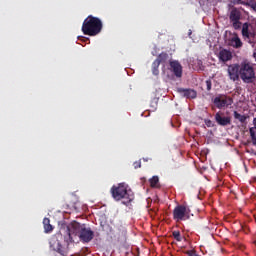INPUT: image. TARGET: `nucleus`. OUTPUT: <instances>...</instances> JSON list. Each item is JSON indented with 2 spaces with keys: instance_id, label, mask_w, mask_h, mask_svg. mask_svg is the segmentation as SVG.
Listing matches in <instances>:
<instances>
[{
  "instance_id": "f8f14e48",
  "label": "nucleus",
  "mask_w": 256,
  "mask_h": 256,
  "mask_svg": "<svg viewBox=\"0 0 256 256\" xmlns=\"http://www.w3.org/2000/svg\"><path fill=\"white\" fill-rule=\"evenodd\" d=\"M178 91H179V93H182L183 97H186V99H196L197 98V91H195L193 89L179 88Z\"/></svg>"
},
{
  "instance_id": "393cba45",
  "label": "nucleus",
  "mask_w": 256,
  "mask_h": 256,
  "mask_svg": "<svg viewBox=\"0 0 256 256\" xmlns=\"http://www.w3.org/2000/svg\"><path fill=\"white\" fill-rule=\"evenodd\" d=\"M134 169H141V161L134 162Z\"/></svg>"
},
{
  "instance_id": "f257e3e1",
  "label": "nucleus",
  "mask_w": 256,
  "mask_h": 256,
  "mask_svg": "<svg viewBox=\"0 0 256 256\" xmlns=\"http://www.w3.org/2000/svg\"><path fill=\"white\" fill-rule=\"evenodd\" d=\"M84 227L85 224H81L77 221H72L70 224L66 225L68 238H64L63 243L61 242V240H59L61 239L60 235L52 236L49 242L50 249H52V251H55V253H58V255L60 256L69 255V246L71 245V243H75V240H73V235L75 237H79Z\"/></svg>"
},
{
  "instance_id": "4468645a",
  "label": "nucleus",
  "mask_w": 256,
  "mask_h": 256,
  "mask_svg": "<svg viewBox=\"0 0 256 256\" xmlns=\"http://www.w3.org/2000/svg\"><path fill=\"white\" fill-rule=\"evenodd\" d=\"M230 21H241V11L237 8H233L229 16Z\"/></svg>"
},
{
  "instance_id": "2eb2a0df",
  "label": "nucleus",
  "mask_w": 256,
  "mask_h": 256,
  "mask_svg": "<svg viewBox=\"0 0 256 256\" xmlns=\"http://www.w3.org/2000/svg\"><path fill=\"white\" fill-rule=\"evenodd\" d=\"M253 125L254 127L249 128V133H250V143L252 145H256V118L253 119Z\"/></svg>"
},
{
  "instance_id": "9d476101",
  "label": "nucleus",
  "mask_w": 256,
  "mask_h": 256,
  "mask_svg": "<svg viewBox=\"0 0 256 256\" xmlns=\"http://www.w3.org/2000/svg\"><path fill=\"white\" fill-rule=\"evenodd\" d=\"M170 69L172 73H174L175 77H183V66H181L179 61H170Z\"/></svg>"
},
{
  "instance_id": "b1692460",
  "label": "nucleus",
  "mask_w": 256,
  "mask_h": 256,
  "mask_svg": "<svg viewBox=\"0 0 256 256\" xmlns=\"http://www.w3.org/2000/svg\"><path fill=\"white\" fill-rule=\"evenodd\" d=\"M205 83L207 91H211V88L213 87V83L211 82V80H206Z\"/></svg>"
},
{
  "instance_id": "5701e85b",
  "label": "nucleus",
  "mask_w": 256,
  "mask_h": 256,
  "mask_svg": "<svg viewBox=\"0 0 256 256\" xmlns=\"http://www.w3.org/2000/svg\"><path fill=\"white\" fill-rule=\"evenodd\" d=\"M204 123H205L206 127H215V124L213 123V121H211L209 119H205Z\"/></svg>"
},
{
  "instance_id": "412c9836",
  "label": "nucleus",
  "mask_w": 256,
  "mask_h": 256,
  "mask_svg": "<svg viewBox=\"0 0 256 256\" xmlns=\"http://www.w3.org/2000/svg\"><path fill=\"white\" fill-rule=\"evenodd\" d=\"M172 237L178 242L183 241V236H181V232L179 230L172 232Z\"/></svg>"
},
{
  "instance_id": "bb28decb",
  "label": "nucleus",
  "mask_w": 256,
  "mask_h": 256,
  "mask_svg": "<svg viewBox=\"0 0 256 256\" xmlns=\"http://www.w3.org/2000/svg\"><path fill=\"white\" fill-rule=\"evenodd\" d=\"M241 3V5H247V3H245V2H240Z\"/></svg>"
},
{
  "instance_id": "423d86ee",
  "label": "nucleus",
  "mask_w": 256,
  "mask_h": 256,
  "mask_svg": "<svg viewBox=\"0 0 256 256\" xmlns=\"http://www.w3.org/2000/svg\"><path fill=\"white\" fill-rule=\"evenodd\" d=\"M189 211H187V206L178 205L173 210V219L174 221H187L189 219Z\"/></svg>"
},
{
  "instance_id": "6ab92c4d",
  "label": "nucleus",
  "mask_w": 256,
  "mask_h": 256,
  "mask_svg": "<svg viewBox=\"0 0 256 256\" xmlns=\"http://www.w3.org/2000/svg\"><path fill=\"white\" fill-rule=\"evenodd\" d=\"M168 58H169V55L165 52H162L157 57L156 61H158V63L161 65V63H165V61H167Z\"/></svg>"
},
{
  "instance_id": "4be33fe9",
  "label": "nucleus",
  "mask_w": 256,
  "mask_h": 256,
  "mask_svg": "<svg viewBox=\"0 0 256 256\" xmlns=\"http://www.w3.org/2000/svg\"><path fill=\"white\" fill-rule=\"evenodd\" d=\"M232 27L233 29H235L236 31H238V29H241V21L237 20V21H232Z\"/></svg>"
},
{
  "instance_id": "f03ea898",
  "label": "nucleus",
  "mask_w": 256,
  "mask_h": 256,
  "mask_svg": "<svg viewBox=\"0 0 256 256\" xmlns=\"http://www.w3.org/2000/svg\"><path fill=\"white\" fill-rule=\"evenodd\" d=\"M228 77L231 81H239L243 83H253L255 81V66L249 60H243L241 63H236L228 66Z\"/></svg>"
},
{
  "instance_id": "1a4fd4ad",
  "label": "nucleus",
  "mask_w": 256,
  "mask_h": 256,
  "mask_svg": "<svg viewBox=\"0 0 256 256\" xmlns=\"http://www.w3.org/2000/svg\"><path fill=\"white\" fill-rule=\"evenodd\" d=\"M253 29V26L249 22H245L242 25V37H245V39H249V43H253L251 39H254L255 37V31H251Z\"/></svg>"
},
{
  "instance_id": "a878e982",
  "label": "nucleus",
  "mask_w": 256,
  "mask_h": 256,
  "mask_svg": "<svg viewBox=\"0 0 256 256\" xmlns=\"http://www.w3.org/2000/svg\"><path fill=\"white\" fill-rule=\"evenodd\" d=\"M250 7H252V9H255V7H256V2L253 1V2L251 3Z\"/></svg>"
},
{
  "instance_id": "20e7f679",
  "label": "nucleus",
  "mask_w": 256,
  "mask_h": 256,
  "mask_svg": "<svg viewBox=\"0 0 256 256\" xmlns=\"http://www.w3.org/2000/svg\"><path fill=\"white\" fill-rule=\"evenodd\" d=\"M103 30V22L101 19L89 15L82 23V33L84 35H89V37H95L99 35Z\"/></svg>"
},
{
  "instance_id": "6e6552de",
  "label": "nucleus",
  "mask_w": 256,
  "mask_h": 256,
  "mask_svg": "<svg viewBox=\"0 0 256 256\" xmlns=\"http://www.w3.org/2000/svg\"><path fill=\"white\" fill-rule=\"evenodd\" d=\"M214 119L220 127H228V125H231V118L229 116H225V113L221 111L215 114Z\"/></svg>"
},
{
  "instance_id": "39448f33",
  "label": "nucleus",
  "mask_w": 256,
  "mask_h": 256,
  "mask_svg": "<svg viewBox=\"0 0 256 256\" xmlns=\"http://www.w3.org/2000/svg\"><path fill=\"white\" fill-rule=\"evenodd\" d=\"M212 101L217 109H225V107L233 105V98L225 94H219Z\"/></svg>"
},
{
  "instance_id": "7ed1b4c3",
  "label": "nucleus",
  "mask_w": 256,
  "mask_h": 256,
  "mask_svg": "<svg viewBox=\"0 0 256 256\" xmlns=\"http://www.w3.org/2000/svg\"><path fill=\"white\" fill-rule=\"evenodd\" d=\"M110 193L114 201H122V204L126 205V207H129L133 199H135L133 190L126 183H119L117 186H112Z\"/></svg>"
},
{
  "instance_id": "0eeeda50",
  "label": "nucleus",
  "mask_w": 256,
  "mask_h": 256,
  "mask_svg": "<svg viewBox=\"0 0 256 256\" xmlns=\"http://www.w3.org/2000/svg\"><path fill=\"white\" fill-rule=\"evenodd\" d=\"M78 237L82 243H91V241H93V237H95V232L84 226Z\"/></svg>"
},
{
  "instance_id": "a211bd4d",
  "label": "nucleus",
  "mask_w": 256,
  "mask_h": 256,
  "mask_svg": "<svg viewBox=\"0 0 256 256\" xmlns=\"http://www.w3.org/2000/svg\"><path fill=\"white\" fill-rule=\"evenodd\" d=\"M233 115H234V119H236V120L239 121L240 123H246V121H247V116H245V115H243V114H240V113L237 112V111H234Z\"/></svg>"
},
{
  "instance_id": "aec40b11",
  "label": "nucleus",
  "mask_w": 256,
  "mask_h": 256,
  "mask_svg": "<svg viewBox=\"0 0 256 256\" xmlns=\"http://www.w3.org/2000/svg\"><path fill=\"white\" fill-rule=\"evenodd\" d=\"M159 65H161V64L157 60H155L152 63V73H153V75H159Z\"/></svg>"
},
{
  "instance_id": "f3484780",
  "label": "nucleus",
  "mask_w": 256,
  "mask_h": 256,
  "mask_svg": "<svg viewBox=\"0 0 256 256\" xmlns=\"http://www.w3.org/2000/svg\"><path fill=\"white\" fill-rule=\"evenodd\" d=\"M43 225L45 233H51V231H53V225H51V220L49 218L43 219Z\"/></svg>"
},
{
  "instance_id": "ddd939ff",
  "label": "nucleus",
  "mask_w": 256,
  "mask_h": 256,
  "mask_svg": "<svg viewBox=\"0 0 256 256\" xmlns=\"http://www.w3.org/2000/svg\"><path fill=\"white\" fill-rule=\"evenodd\" d=\"M229 45L234 47V49H241V47H243V42L241 41V38H239V36L236 34L230 39Z\"/></svg>"
},
{
  "instance_id": "9b49d317",
  "label": "nucleus",
  "mask_w": 256,
  "mask_h": 256,
  "mask_svg": "<svg viewBox=\"0 0 256 256\" xmlns=\"http://www.w3.org/2000/svg\"><path fill=\"white\" fill-rule=\"evenodd\" d=\"M218 57L220 61L227 63V61H231L233 59V53L227 49H222L220 50Z\"/></svg>"
},
{
  "instance_id": "dca6fc26",
  "label": "nucleus",
  "mask_w": 256,
  "mask_h": 256,
  "mask_svg": "<svg viewBox=\"0 0 256 256\" xmlns=\"http://www.w3.org/2000/svg\"><path fill=\"white\" fill-rule=\"evenodd\" d=\"M149 183L152 189H161V184H159V176H153L150 178Z\"/></svg>"
}]
</instances>
